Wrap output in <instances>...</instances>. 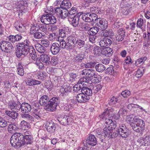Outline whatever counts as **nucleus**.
<instances>
[{"mask_svg":"<svg viewBox=\"0 0 150 150\" xmlns=\"http://www.w3.org/2000/svg\"><path fill=\"white\" fill-rule=\"evenodd\" d=\"M39 29L43 32L45 34L47 33V26L45 25H40L38 28Z\"/></svg>","mask_w":150,"mask_h":150,"instance_id":"nucleus-61","label":"nucleus"},{"mask_svg":"<svg viewBox=\"0 0 150 150\" xmlns=\"http://www.w3.org/2000/svg\"><path fill=\"white\" fill-rule=\"evenodd\" d=\"M8 122L0 116V127H4L7 126Z\"/></svg>","mask_w":150,"mask_h":150,"instance_id":"nucleus-50","label":"nucleus"},{"mask_svg":"<svg viewBox=\"0 0 150 150\" xmlns=\"http://www.w3.org/2000/svg\"><path fill=\"white\" fill-rule=\"evenodd\" d=\"M41 43L43 46L46 47H48L50 44V42L47 39L42 40Z\"/></svg>","mask_w":150,"mask_h":150,"instance_id":"nucleus-64","label":"nucleus"},{"mask_svg":"<svg viewBox=\"0 0 150 150\" xmlns=\"http://www.w3.org/2000/svg\"><path fill=\"white\" fill-rule=\"evenodd\" d=\"M33 116L38 120L41 119V118L42 116V114L40 111L38 110H36L33 113Z\"/></svg>","mask_w":150,"mask_h":150,"instance_id":"nucleus-47","label":"nucleus"},{"mask_svg":"<svg viewBox=\"0 0 150 150\" xmlns=\"http://www.w3.org/2000/svg\"><path fill=\"white\" fill-rule=\"evenodd\" d=\"M21 117L24 119L28 120H33V117L25 113L21 114Z\"/></svg>","mask_w":150,"mask_h":150,"instance_id":"nucleus-46","label":"nucleus"},{"mask_svg":"<svg viewBox=\"0 0 150 150\" xmlns=\"http://www.w3.org/2000/svg\"><path fill=\"white\" fill-rule=\"evenodd\" d=\"M71 6V4L69 0H64L60 4V7L64 9L70 8Z\"/></svg>","mask_w":150,"mask_h":150,"instance_id":"nucleus-29","label":"nucleus"},{"mask_svg":"<svg viewBox=\"0 0 150 150\" xmlns=\"http://www.w3.org/2000/svg\"><path fill=\"white\" fill-rule=\"evenodd\" d=\"M58 120L60 124L64 126L68 125L72 121L69 116L67 115L61 116L58 118Z\"/></svg>","mask_w":150,"mask_h":150,"instance_id":"nucleus-14","label":"nucleus"},{"mask_svg":"<svg viewBox=\"0 0 150 150\" xmlns=\"http://www.w3.org/2000/svg\"><path fill=\"white\" fill-rule=\"evenodd\" d=\"M145 69L144 67H142L137 69L136 72L135 76L138 78L141 77L143 74Z\"/></svg>","mask_w":150,"mask_h":150,"instance_id":"nucleus-41","label":"nucleus"},{"mask_svg":"<svg viewBox=\"0 0 150 150\" xmlns=\"http://www.w3.org/2000/svg\"><path fill=\"white\" fill-rule=\"evenodd\" d=\"M81 74L82 75L87 76L90 79L91 77H93L97 74L95 70L87 69H83L81 72Z\"/></svg>","mask_w":150,"mask_h":150,"instance_id":"nucleus-13","label":"nucleus"},{"mask_svg":"<svg viewBox=\"0 0 150 150\" xmlns=\"http://www.w3.org/2000/svg\"><path fill=\"white\" fill-rule=\"evenodd\" d=\"M117 129L115 130L114 132L112 131L111 132L110 137L114 138L119 134L122 138H126L129 136L128 129L126 126L124 124H120L117 127Z\"/></svg>","mask_w":150,"mask_h":150,"instance_id":"nucleus-2","label":"nucleus"},{"mask_svg":"<svg viewBox=\"0 0 150 150\" xmlns=\"http://www.w3.org/2000/svg\"><path fill=\"white\" fill-rule=\"evenodd\" d=\"M112 130V128L110 126L105 127L103 128V131L102 132L99 131V130L96 133V136L100 139L101 142H103V139L108 136L110 137L111 132Z\"/></svg>","mask_w":150,"mask_h":150,"instance_id":"nucleus-4","label":"nucleus"},{"mask_svg":"<svg viewBox=\"0 0 150 150\" xmlns=\"http://www.w3.org/2000/svg\"><path fill=\"white\" fill-rule=\"evenodd\" d=\"M144 142L145 146H148L150 145V137L146 136L144 138Z\"/></svg>","mask_w":150,"mask_h":150,"instance_id":"nucleus-58","label":"nucleus"},{"mask_svg":"<svg viewBox=\"0 0 150 150\" xmlns=\"http://www.w3.org/2000/svg\"><path fill=\"white\" fill-rule=\"evenodd\" d=\"M100 28L98 27L91 28L90 30L88 31V34L90 35H95L98 32Z\"/></svg>","mask_w":150,"mask_h":150,"instance_id":"nucleus-37","label":"nucleus"},{"mask_svg":"<svg viewBox=\"0 0 150 150\" xmlns=\"http://www.w3.org/2000/svg\"><path fill=\"white\" fill-rule=\"evenodd\" d=\"M38 27L35 25H33L31 28L30 33V34L33 35L38 31Z\"/></svg>","mask_w":150,"mask_h":150,"instance_id":"nucleus-63","label":"nucleus"},{"mask_svg":"<svg viewBox=\"0 0 150 150\" xmlns=\"http://www.w3.org/2000/svg\"><path fill=\"white\" fill-rule=\"evenodd\" d=\"M76 100L79 103H85L90 99L87 96H86L83 93L78 94L76 96Z\"/></svg>","mask_w":150,"mask_h":150,"instance_id":"nucleus-17","label":"nucleus"},{"mask_svg":"<svg viewBox=\"0 0 150 150\" xmlns=\"http://www.w3.org/2000/svg\"><path fill=\"white\" fill-rule=\"evenodd\" d=\"M68 11L67 10H65L64 11H62V12L59 15V16L61 18L64 19L67 17H68Z\"/></svg>","mask_w":150,"mask_h":150,"instance_id":"nucleus-57","label":"nucleus"},{"mask_svg":"<svg viewBox=\"0 0 150 150\" xmlns=\"http://www.w3.org/2000/svg\"><path fill=\"white\" fill-rule=\"evenodd\" d=\"M40 59L42 62L45 63L47 65H49L50 57L49 55L43 54L41 55Z\"/></svg>","mask_w":150,"mask_h":150,"instance_id":"nucleus-27","label":"nucleus"},{"mask_svg":"<svg viewBox=\"0 0 150 150\" xmlns=\"http://www.w3.org/2000/svg\"><path fill=\"white\" fill-rule=\"evenodd\" d=\"M17 127L16 126L13 124H11L8 125V130L9 132H11L13 131H16L17 130Z\"/></svg>","mask_w":150,"mask_h":150,"instance_id":"nucleus-55","label":"nucleus"},{"mask_svg":"<svg viewBox=\"0 0 150 150\" xmlns=\"http://www.w3.org/2000/svg\"><path fill=\"white\" fill-rule=\"evenodd\" d=\"M144 24L143 19L139 18L138 19L137 22V27L141 28Z\"/></svg>","mask_w":150,"mask_h":150,"instance_id":"nucleus-62","label":"nucleus"},{"mask_svg":"<svg viewBox=\"0 0 150 150\" xmlns=\"http://www.w3.org/2000/svg\"><path fill=\"white\" fill-rule=\"evenodd\" d=\"M50 63L53 66H55L58 63L57 58L54 56L52 57L51 58V61H50Z\"/></svg>","mask_w":150,"mask_h":150,"instance_id":"nucleus-60","label":"nucleus"},{"mask_svg":"<svg viewBox=\"0 0 150 150\" xmlns=\"http://www.w3.org/2000/svg\"><path fill=\"white\" fill-rule=\"evenodd\" d=\"M85 84L83 83L79 82L75 85L73 86V91L76 92H78L80 90H82V89L84 87L83 85Z\"/></svg>","mask_w":150,"mask_h":150,"instance_id":"nucleus-34","label":"nucleus"},{"mask_svg":"<svg viewBox=\"0 0 150 150\" xmlns=\"http://www.w3.org/2000/svg\"><path fill=\"white\" fill-rule=\"evenodd\" d=\"M45 127L47 131L51 133L53 132L55 129V124L51 120L48 121L47 122Z\"/></svg>","mask_w":150,"mask_h":150,"instance_id":"nucleus-18","label":"nucleus"},{"mask_svg":"<svg viewBox=\"0 0 150 150\" xmlns=\"http://www.w3.org/2000/svg\"><path fill=\"white\" fill-rule=\"evenodd\" d=\"M125 36V30L123 28H120L117 30V33L116 34L115 38L118 41H121L124 39Z\"/></svg>","mask_w":150,"mask_h":150,"instance_id":"nucleus-15","label":"nucleus"},{"mask_svg":"<svg viewBox=\"0 0 150 150\" xmlns=\"http://www.w3.org/2000/svg\"><path fill=\"white\" fill-rule=\"evenodd\" d=\"M20 128L24 131L28 129L29 128V124L24 120L21 121L20 126Z\"/></svg>","mask_w":150,"mask_h":150,"instance_id":"nucleus-35","label":"nucleus"},{"mask_svg":"<svg viewBox=\"0 0 150 150\" xmlns=\"http://www.w3.org/2000/svg\"><path fill=\"white\" fill-rule=\"evenodd\" d=\"M84 55L83 54L81 53L78 54L73 58V60L74 62L77 63L81 62L84 58Z\"/></svg>","mask_w":150,"mask_h":150,"instance_id":"nucleus-31","label":"nucleus"},{"mask_svg":"<svg viewBox=\"0 0 150 150\" xmlns=\"http://www.w3.org/2000/svg\"><path fill=\"white\" fill-rule=\"evenodd\" d=\"M131 94V92L128 90H125L122 92L119 95V96H122L124 98H127L129 97Z\"/></svg>","mask_w":150,"mask_h":150,"instance_id":"nucleus-48","label":"nucleus"},{"mask_svg":"<svg viewBox=\"0 0 150 150\" xmlns=\"http://www.w3.org/2000/svg\"><path fill=\"white\" fill-rule=\"evenodd\" d=\"M40 21L42 23L45 24H54L56 22V19L52 15L45 14L40 18Z\"/></svg>","mask_w":150,"mask_h":150,"instance_id":"nucleus-5","label":"nucleus"},{"mask_svg":"<svg viewBox=\"0 0 150 150\" xmlns=\"http://www.w3.org/2000/svg\"><path fill=\"white\" fill-rule=\"evenodd\" d=\"M91 81V79L87 76L86 77H83L81 78L79 81V82L81 83H83V82L90 83ZM83 84V83H82Z\"/></svg>","mask_w":150,"mask_h":150,"instance_id":"nucleus-52","label":"nucleus"},{"mask_svg":"<svg viewBox=\"0 0 150 150\" xmlns=\"http://www.w3.org/2000/svg\"><path fill=\"white\" fill-rule=\"evenodd\" d=\"M33 139L31 135L24 136L21 133H16L13 134L10 139V143L14 147L18 148L25 144H31Z\"/></svg>","mask_w":150,"mask_h":150,"instance_id":"nucleus-1","label":"nucleus"},{"mask_svg":"<svg viewBox=\"0 0 150 150\" xmlns=\"http://www.w3.org/2000/svg\"><path fill=\"white\" fill-rule=\"evenodd\" d=\"M14 27L18 31L20 32L23 31V30L25 28L24 26L22 24H19L18 22L15 23Z\"/></svg>","mask_w":150,"mask_h":150,"instance_id":"nucleus-40","label":"nucleus"},{"mask_svg":"<svg viewBox=\"0 0 150 150\" xmlns=\"http://www.w3.org/2000/svg\"><path fill=\"white\" fill-rule=\"evenodd\" d=\"M60 50V47L59 44L55 42L52 44L51 47L50 51L53 54L56 55L59 52Z\"/></svg>","mask_w":150,"mask_h":150,"instance_id":"nucleus-21","label":"nucleus"},{"mask_svg":"<svg viewBox=\"0 0 150 150\" xmlns=\"http://www.w3.org/2000/svg\"><path fill=\"white\" fill-rule=\"evenodd\" d=\"M60 48L64 49L65 48L67 50H69L73 49V46L71 42V40L70 35L67 37L66 41L62 40L60 42Z\"/></svg>","mask_w":150,"mask_h":150,"instance_id":"nucleus-9","label":"nucleus"},{"mask_svg":"<svg viewBox=\"0 0 150 150\" xmlns=\"http://www.w3.org/2000/svg\"><path fill=\"white\" fill-rule=\"evenodd\" d=\"M120 99L119 97L115 98L114 96H113L110 99V100L108 101V104L110 105H113L117 102L118 99Z\"/></svg>","mask_w":150,"mask_h":150,"instance_id":"nucleus-43","label":"nucleus"},{"mask_svg":"<svg viewBox=\"0 0 150 150\" xmlns=\"http://www.w3.org/2000/svg\"><path fill=\"white\" fill-rule=\"evenodd\" d=\"M50 99L48 96L47 95H44L40 99L39 103L42 105L46 106L50 102Z\"/></svg>","mask_w":150,"mask_h":150,"instance_id":"nucleus-22","label":"nucleus"},{"mask_svg":"<svg viewBox=\"0 0 150 150\" xmlns=\"http://www.w3.org/2000/svg\"><path fill=\"white\" fill-rule=\"evenodd\" d=\"M133 121L137 125L141 127L140 128L142 129V130L144 129L145 124L143 120L139 118L137 116H135L133 118Z\"/></svg>","mask_w":150,"mask_h":150,"instance_id":"nucleus-24","label":"nucleus"},{"mask_svg":"<svg viewBox=\"0 0 150 150\" xmlns=\"http://www.w3.org/2000/svg\"><path fill=\"white\" fill-rule=\"evenodd\" d=\"M69 29L67 28L64 27L62 29H60L59 31V35L62 38L66 36L68 33Z\"/></svg>","mask_w":150,"mask_h":150,"instance_id":"nucleus-36","label":"nucleus"},{"mask_svg":"<svg viewBox=\"0 0 150 150\" xmlns=\"http://www.w3.org/2000/svg\"><path fill=\"white\" fill-rule=\"evenodd\" d=\"M15 111H10L6 110L5 113L11 118L15 119L17 118L18 114Z\"/></svg>","mask_w":150,"mask_h":150,"instance_id":"nucleus-32","label":"nucleus"},{"mask_svg":"<svg viewBox=\"0 0 150 150\" xmlns=\"http://www.w3.org/2000/svg\"><path fill=\"white\" fill-rule=\"evenodd\" d=\"M102 85L99 84L95 85L93 87V90L95 93H97L98 91H99L102 88Z\"/></svg>","mask_w":150,"mask_h":150,"instance_id":"nucleus-49","label":"nucleus"},{"mask_svg":"<svg viewBox=\"0 0 150 150\" xmlns=\"http://www.w3.org/2000/svg\"><path fill=\"white\" fill-rule=\"evenodd\" d=\"M92 79V81H91L93 83H99L100 81L101 80V76L97 74Z\"/></svg>","mask_w":150,"mask_h":150,"instance_id":"nucleus-42","label":"nucleus"},{"mask_svg":"<svg viewBox=\"0 0 150 150\" xmlns=\"http://www.w3.org/2000/svg\"><path fill=\"white\" fill-rule=\"evenodd\" d=\"M112 41L110 39L104 38L102 40H101L99 42V45L101 47H106L111 45Z\"/></svg>","mask_w":150,"mask_h":150,"instance_id":"nucleus-20","label":"nucleus"},{"mask_svg":"<svg viewBox=\"0 0 150 150\" xmlns=\"http://www.w3.org/2000/svg\"><path fill=\"white\" fill-rule=\"evenodd\" d=\"M22 38L21 35L17 34L15 35H10L8 37V39L11 42L14 43L20 40Z\"/></svg>","mask_w":150,"mask_h":150,"instance_id":"nucleus-25","label":"nucleus"},{"mask_svg":"<svg viewBox=\"0 0 150 150\" xmlns=\"http://www.w3.org/2000/svg\"><path fill=\"white\" fill-rule=\"evenodd\" d=\"M113 53L112 50L111 48L108 47L104 49L102 52V54L105 55V56L108 57L111 56Z\"/></svg>","mask_w":150,"mask_h":150,"instance_id":"nucleus-30","label":"nucleus"},{"mask_svg":"<svg viewBox=\"0 0 150 150\" xmlns=\"http://www.w3.org/2000/svg\"><path fill=\"white\" fill-rule=\"evenodd\" d=\"M27 85L31 86L40 84L41 82L36 80L29 79L25 81Z\"/></svg>","mask_w":150,"mask_h":150,"instance_id":"nucleus-26","label":"nucleus"},{"mask_svg":"<svg viewBox=\"0 0 150 150\" xmlns=\"http://www.w3.org/2000/svg\"><path fill=\"white\" fill-rule=\"evenodd\" d=\"M58 36L54 33H50L49 36L48 38L51 41H56L57 40Z\"/></svg>","mask_w":150,"mask_h":150,"instance_id":"nucleus-53","label":"nucleus"},{"mask_svg":"<svg viewBox=\"0 0 150 150\" xmlns=\"http://www.w3.org/2000/svg\"><path fill=\"white\" fill-rule=\"evenodd\" d=\"M71 40L74 47H76L79 49L85 47L86 45V40L83 38H78L74 35H70Z\"/></svg>","mask_w":150,"mask_h":150,"instance_id":"nucleus-3","label":"nucleus"},{"mask_svg":"<svg viewBox=\"0 0 150 150\" xmlns=\"http://www.w3.org/2000/svg\"><path fill=\"white\" fill-rule=\"evenodd\" d=\"M147 59L146 57H141L138 59L135 62V64L136 65H138L142 63H144V61Z\"/></svg>","mask_w":150,"mask_h":150,"instance_id":"nucleus-59","label":"nucleus"},{"mask_svg":"<svg viewBox=\"0 0 150 150\" xmlns=\"http://www.w3.org/2000/svg\"><path fill=\"white\" fill-rule=\"evenodd\" d=\"M21 104L19 101H10L8 103V107L13 111L18 112L20 110Z\"/></svg>","mask_w":150,"mask_h":150,"instance_id":"nucleus-12","label":"nucleus"},{"mask_svg":"<svg viewBox=\"0 0 150 150\" xmlns=\"http://www.w3.org/2000/svg\"><path fill=\"white\" fill-rule=\"evenodd\" d=\"M97 142L96 138L95 136L91 134L89 135L86 139V140L84 141L83 143L85 146H93L96 145Z\"/></svg>","mask_w":150,"mask_h":150,"instance_id":"nucleus-10","label":"nucleus"},{"mask_svg":"<svg viewBox=\"0 0 150 150\" xmlns=\"http://www.w3.org/2000/svg\"><path fill=\"white\" fill-rule=\"evenodd\" d=\"M18 47H21V52L23 53V55L25 56L28 54V51L27 49L26 48V47L24 46H19Z\"/></svg>","mask_w":150,"mask_h":150,"instance_id":"nucleus-56","label":"nucleus"},{"mask_svg":"<svg viewBox=\"0 0 150 150\" xmlns=\"http://www.w3.org/2000/svg\"><path fill=\"white\" fill-rule=\"evenodd\" d=\"M17 73L21 76L24 75V70L23 66L20 64H18L17 67Z\"/></svg>","mask_w":150,"mask_h":150,"instance_id":"nucleus-45","label":"nucleus"},{"mask_svg":"<svg viewBox=\"0 0 150 150\" xmlns=\"http://www.w3.org/2000/svg\"><path fill=\"white\" fill-rule=\"evenodd\" d=\"M79 15L76 16L74 18L69 21L71 22V24L72 25L76 28L81 26V24L80 23L79 18Z\"/></svg>","mask_w":150,"mask_h":150,"instance_id":"nucleus-23","label":"nucleus"},{"mask_svg":"<svg viewBox=\"0 0 150 150\" xmlns=\"http://www.w3.org/2000/svg\"><path fill=\"white\" fill-rule=\"evenodd\" d=\"M71 90V87L68 83H65L63 86H61L60 91L63 95H66L67 93L70 92Z\"/></svg>","mask_w":150,"mask_h":150,"instance_id":"nucleus-19","label":"nucleus"},{"mask_svg":"<svg viewBox=\"0 0 150 150\" xmlns=\"http://www.w3.org/2000/svg\"><path fill=\"white\" fill-rule=\"evenodd\" d=\"M33 36L36 39H40L41 38L42 36H44L45 34L44 33H42L40 32L37 31L34 34Z\"/></svg>","mask_w":150,"mask_h":150,"instance_id":"nucleus-54","label":"nucleus"},{"mask_svg":"<svg viewBox=\"0 0 150 150\" xmlns=\"http://www.w3.org/2000/svg\"><path fill=\"white\" fill-rule=\"evenodd\" d=\"M32 109L31 106L28 103H23L21 104L20 109L22 113H28L31 111Z\"/></svg>","mask_w":150,"mask_h":150,"instance_id":"nucleus-16","label":"nucleus"},{"mask_svg":"<svg viewBox=\"0 0 150 150\" xmlns=\"http://www.w3.org/2000/svg\"><path fill=\"white\" fill-rule=\"evenodd\" d=\"M35 46L37 51L39 52L42 53L46 51V49L41 45L37 43L35 44Z\"/></svg>","mask_w":150,"mask_h":150,"instance_id":"nucleus-33","label":"nucleus"},{"mask_svg":"<svg viewBox=\"0 0 150 150\" xmlns=\"http://www.w3.org/2000/svg\"><path fill=\"white\" fill-rule=\"evenodd\" d=\"M101 48L98 46H95L94 47L93 50V54L95 55H98L101 53Z\"/></svg>","mask_w":150,"mask_h":150,"instance_id":"nucleus-44","label":"nucleus"},{"mask_svg":"<svg viewBox=\"0 0 150 150\" xmlns=\"http://www.w3.org/2000/svg\"><path fill=\"white\" fill-rule=\"evenodd\" d=\"M81 92L86 96H87L88 97V98H90L89 96L92 95V90L91 88L84 86L82 89Z\"/></svg>","mask_w":150,"mask_h":150,"instance_id":"nucleus-28","label":"nucleus"},{"mask_svg":"<svg viewBox=\"0 0 150 150\" xmlns=\"http://www.w3.org/2000/svg\"><path fill=\"white\" fill-rule=\"evenodd\" d=\"M130 126L133 130L137 132H141L143 130H142L141 127L137 125L136 123H132L130 125Z\"/></svg>","mask_w":150,"mask_h":150,"instance_id":"nucleus-39","label":"nucleus"},{"mask_svg":"<svg viewBox=\"0 0 150 150\" xmlns=\"http://www.w3.org/2000/svg\"><path fill=\"white\" fill-rule=\"evenodd\" d=\"M96 70L100 72H103L105 69V67L101 64H99L95 66Z\"/></svg>","mask_w":150,"mask_h":150,"instance_id":"nucleus-38","label":"nucleus"},{"mask_svg":"<svg viewBox=\"0 0 150 150\" xmlns=\"http://www.w3.org/2000/svg\"><path fill=\"white\" fill-rule=\"evenodd\" d=\"M0 48L1 50L6 53H10L13 49V47L9 42L3 41L0 43Z\"/></svg>","mask_w":150,"mask_h":150,"instance_id":"nucleus-7","label":"nucleus"},{"mask_svg":"<svg viewBox=\"0 0 150 150\" xmlns=\"http://www.w3.org/2000/svg\"><path fill=\"white\" fill-rule=\"evenodd\" d=\"M91 26V24L86 23L81 24V26H80L79 27H81L85 30L89 31L90 30Z\"/></svg>","mask_w":150,"mask_h":150,"instance_id":"nucleus-51","label":"nucleus"},{"mask_svg":"<svg viewBox=\"0 0 150 150\" xmlns=\"http://www.w3.org/2000/svg\"><path fill=\"white\" fill-rule=\"evenodd\" d=\"M96 25L98 27H100V30H105L107 28L108 25L107 21L105 19L103 18H97Z\"/></svg>","mask_w":150,"mask_h":150,"instance_id":"nucleus-11","label":"nucleus"},{"mask_svg":"<svg viewBox=\"0 0 150 150\" xmlns=\"http://www.w3.org/2000/svg\"><path fill=\"white\" fill-rule=\"evenodd\" d=\"M81 17L83 21L88 22L96 21L97 18V16L96 13L90 14L89 13H83L81 15Z\"/></svg>","mask_w":150,"mask_h":150,"instance_id":"nucleus-8","label":"nucleus"},{"mask_svg":"<svg viewBox=\"0 0 150 150\" xmlns=\"http://www.w3.org/2000/svg\"><path fill=\"white\" fill-rule=\"evenodd\" d=\"M58 101V98L55 97H54L50 99V102L47 105L45 106V109L48 111H55L56 109Z\"/></svg>","mask_w":150,"mask_h":150,"instance_id":"nucleus-6","label":"nucleus"}]
</instances>
